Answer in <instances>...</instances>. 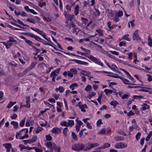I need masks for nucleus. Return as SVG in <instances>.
Returning a JSON list of instances; mask_svg holds the SVG:
<instances>
[{"label":"nucleus","mask_w":152,"mask_h":152,"mask_svg":"<svg viewBox=\"0 0 152 152\" xmlns=\"http://www.w3.org/2000/svg\"><path fill=\"white\" fill-rule=\"evenodd\" d=\"M28 132V129H22L19 132H16L15 135L16 138L17 139L19 138L20 140L28 138V135L27 134Z\"/></svg>","instance_id":"1"},{"label":"nucleus","mask_w":152,"mask_h":152,"mask_svg":"<svg viewBox=\"0 0 152 152\" xmlns=\"http://www.w3.org/2000/svg\"><path fill=\"white\" fill-rule=\"evenodd\" d=\"M72 149L74 151H84L85 148V145L83 143H77L74 144L72 146Z\"/></svg>","instance_id":"2"},{"label":"nucleus","mask_w":152,"mask_h":152,"mask_svg":"<svg viewBox=\"0 0 152 152\" xmlns=\"http://www.w3.org/2000/svg\"><path fill=\"white\" fill-rule=\"evenodd\" d=\"M88 58L91 60L95 63V64L101 66L103 67H104L103 63L100 61L99 59H97V58L92 56H90L88 57Z\"/></svg>","instance_id":"3"},{"label":"nucleus","mask_w":152,"mask_h":152,"mask_svg":"<svg viewBox=\"0 0 152 152\" xmlns=\"http://www.w3.org/2000/svg\"><path fill=\"white\" fill-rule=\"evenodd\" d=\"M64 14L65 16V18L67 20L66 22V26L68 27H69V26L68 24V20L70 21V23H71V21L73 19L74 15H70L69 14L67 13L66 11L64 12Z\"/></svg>","instance_id":"4"},{"label":"nucleus","mask_w":152,"mask_h":152,"mask_svg":"<svg viewBox=\"0 0 152 152\" xmlns=\"http://www.w3.org/2000/svg\"><path fill=\"white\" fill-rule=\"evenodd\" d=\"M127 144L120 142L116 143L114 147L116 149L124 148L127 147Z\"/></svg>","instance_id":"5"},{"label":"nucleus","mask_w":152,"mask_h":152,"mask_svg":"<svg viewBox=\"0 0 152 152\" xmlns=\"http://www.w3.org/2000/svg\"><path fill=\"white\" fill-rule=\"evenodd\" d=\"M99 145V144L97 143L89 144L85 146V148L84 149V151H87L93 148L98 146Z\"/></svg>","instance_id":"6"},{"label":"nucleus","mask_w":152,"mask_h":152,"mask_svg":"<svg viewBox=\"0 0 152 152\" xmlns=\"http://www.w3.org/2000/svg\"><path fill=\"white\" fill-rule=\"evenodd\" d=\"M60 68H58L57 69L55 70L52 71L50 74V77H56L57 76L59 73V71L60 70Z\"/></svg>","instance_id":"7"},{"label":"nucleus","mask_w":152,"mask_h":152,"mask_svg":"<svg viewBox=\"0 0 152 152\" xmlns=\"http://www.w3.org/2000/svg\"><path fill=\"white\" fill-rule=\"evenodd\" d=\"M45 144L47 148H50V150H53L56 146L55 143L51 142H47Z\"/></svg>","instance_id":"8"},{"label":"nucleus","mask_w":152,"mask_h":152,"mask_svg":"<svg viewBox=\"0 0 152 152\" xmlns=\"http://www.w3.org/2000/svg\"><path fill=\"white\" fill-rule=\"evenodd\" d=\"M30 28L32 30L36 31L39 34L41 35L42 37H44L45 36V33L44 31L40 30L39 29L37 28L31 27Z\"/></svg>","instance_id":"9"},{"label":"nucleus","mask_w":152,"mask_h":152,"mask_svg":"<svg viewBox=\"0 0 152 152\" xmlns=\"http://www.w3.org/2000/svg\"><path fill=\"white\" fill-rule=\"evenodd\" d=\"M140 38L138 34V30H136L134 32L133 35V39L134 40H138L140 39Z\"/></svg>","instance_id":"10"},{"label":"nucleus","mask_w":152,"mask_h":152,"mask_svg":"<svg viewBox=\"0 0 152 152\" xmlns=\"http://www.w3.org/2000/svg\"><path fill=\"white\" fill-rule=\"evenodd\" d=\"M76 106L78 107L79 109H80L81 111L83 112H86V110L85 109L88 108L86 104H82L81 105L76 104Z\"/></svg>","instance_id":"11"},{"label":"nucleus","mask_w":152,"mask_h":152,"mask_svg":"<svg viewBox=\"0 0 152 152\" xmlns=\"http://www.w3.org/2000/svg\"><path fill=\"white\" fill-rule=\"evenodd\" d=\"M3 145L6 149V151L7 152H9L10 151V149L12 148V144L10 143H6L4 144Z\"/></svg>","instance_id":"12"},{"label":"nucleus","mask_w":152,"mask_h":152,"mask_svg":"<svg viewBox=\"0 0 152 152\" xmlns=\"http://www.w3.org/2000/svg\"><path fill=\"white\" fill-rule=\"evenodd\" d=\"M61 131V129L57 127L53 128L51 130V132L53 133L56 134H59L60 133Z\"/></svg>","instance_id":"13"},{"label":"nucleus","mask_w":152,"mask_h":152,"mask_svg":"<svg viewBox=\"0 0 152 152\" xmlns=\"http://www.w3.org/2000/svg\"><path fill=\"white\" fill-rule=\"evenodd\" d=\"M120 79L125 84L127 85L131 84L132 85H134V84L133 83H131L130 81L128 80L124 77H120Z\"/></svg>","instance_id":"14"},{"label":"nucleus","mask_w":152,"mask_h":152,"mask_svg":"<svg viewBox=\"0 0 152 152\" xmlns=\"http://www.w3.org/2000/svg\"><path fill=\"white\" fill-rule=\"evenodd\" d=\"M141 106V110L142 111H144L147 109H149L150 107V106L149 105L145 103H143L142 104Z\"/></svg>","instance_id":"15"},{"label":"nucleus","mask_w":152,"mask_h":152,"mask_svg":"<svg viewBox=\"0 0 152 152\" xmlns=\"http://www.w3.org/2000/svg\"><path fill=\"white\" fill-rule=\"evenodd\" d=\"M110 146V144L108 143H105L102 146L99 147L97 148L98 149H103L106 148H108Z\"/></svg>","instance_id":"16"},{"label":"nucleus","mask_w":152,"mask_h":152,"mask_svg":"<svg viewBox=\"0 0 152 152\" xmlns=\"http://www.w3.org/2000/svg\"><path fill=\"white\" fill-rule=\"evenodd\" d=\"M110 104L111 105L113 106V108H115L116 106L119 104V103L117 101L114 100L110 102Z\"/></svg>","instance_id":"17"},{"label":"nucleus","mask_w":152,"mask_h":152,"mask_svg":"<svg viewBox=\"0 0 152 152\" xmlns=\"http://www.w3.org/2000/svg\"><path fill=\"white\" fill-rule=\"evenodd\" d=\"M79 7L78 5H77L74 8V13L75 16L79 14Z\"/></svg>","instance_id":"18"},{"label":"nucleus","mask_w":152,"mask_h":152,"mask_svg":"<svg viewBox=\"0 0 152 152\" xmlns=\"http://www.w3.org/2000/svg\"><path fill=\"white\" fill-rule=\"evenodd\" d=\"M50 152H60V148L56 146L53 150H50Z\"/></svg>","instance_id":"19"},{"label":"nucleus","mask_w":152,"mask_h":152,"mask_svg":"<svg viewBox=\"0 0 152 152\" xmlns=\"http://www.w3.org/2000/svg\"><path fill=\"white\" fill-rule=\"evenodd\" d=\"M10 124L13 126V128L15 129H16L18 126V122L12 121H11Z\"/></svg>","instance_id":"20"},{"label":"nucleus","mask_w":152,"mask_h":152,"mask_svg":"<svg viewBox=\"0 0 152 152\" xmlns=\"http://www.w3.org/2000/svg\"><path fill=\"white\" fill-rule=\"evenodd\" d=\"M37 137L36 135H33L31 139H29L31 144L36 142L37 140Z\"/></svg>","instance_id":"21"},{"label":"nucleus","mask_w":152,"mask_h":152,"mask_svg":"<svg viewBox=\"0 0 152 152\" xmlns=\"http://www.w3.org/2000/svg\"><path fill=\"white\" fill-rule=\"evenodd\" d=\"M129 34L124 35L122 37V39L126 40L128 41H130L131 40L130 38L129 37Z\"/></svg>","instance_id":"22"},{"label":"nucleus","mask_w":152,"mask_h":152,"mask_svg":"<svg viewBox=\"0 0 152 152\" xmlns=\"http://www.w3.org/2000/svg\"><path fill=\"white\" fill-rule=\"evenodd\" d=\"M148 45L150 47L152 46V39L150 35H149L148 37Z\"/></svg>","instance_id":"23"},{"label":"nucleus","mask_w":152,"mask_h":152,"mask_svg":"<svg viewBox=\"0 0 152 152\" xmlns=\"http://www.w3.org/2000/svg\"><path fill=\"white\" fill-rule=\"evenodd\" d=\"M133 96L134 99H136L138 100L144 99V96H142L134 95Z\"/></svg>","instance_id":"24"},{"label":"nucleus","mask_w":152,"mask_h":152,"mask_svg":"<svg viewBox=\"0 0 152 152\" xmlns=\"http://www.w3.org/2000/svg\"><path fill=\"white\" fill-rule=\"evenodd\" d=\"M81 73L84 75L88 76L90 75L91 73L89 71L82 70L81 71Z\"/></svg>","instance_id":"25"},{"label":"nucleus","mask_w":152,"mask_h":152,"mask_svg":"<svg viewBox=\"0 0 152 152\" xmlns=\"http://www.w3.org/2000/svg\"><path fill=\"white\" fill-rule=\"evenodd\" d=\"M55 90L56 91H58L60 93H61L64 91V89L63 87L60 86L58 88H56Z\"/></svg>","instance_id":"26"},{"label":"nucleus","mask_w":152,"mask_h":152,"mask_svg":"<svg viewBox=\"0 0 152 152\" xmlns=\"http://www.w3.org/2000/svg\"><path fill=\"white\" fill-rule=\"evenodd\" d=\"M68 127L70 126H72L74 124V121L73 120H69L67 122Z\"/></svg>","instance_id":"27"},{"label":"nucleus","mask_w":152,"mask_h":152,"mask_svg":"<svg viewBox=\"0 0 152 152\" xmlns=\"http://www.w3.org/2000/svg\"><path fill=\"white\" fill-rule=\"evenodd\" d=\"M115 15L116 16L121 17L123 15V12L121 11H119L118 12H116Z\"/></svg>","instance_id":"28"},{"label":"nucleus","mask_w":152,"mask_h":152,"mask_svg":"<svg viewBox=\"0 0 152 152\" xmlns=\"http://www.w3.org/2000/svg\"><path fill=\"white\" fill-rule=\"evenodd\" d=\"M104 92L106 93V94L107 95L108 94H112L113 91L111 90L105 89L104 90Z\"/></svg>","instance_id":"29"},{"label":"nucleus","mask_w":152,"mask_h":152,"mask_svg":"<svg viewBox=\"0 0 152 152\" xmlns=\"http://www.w3.org/2000/svg\"><path fill=\"white\" fill-rule=\"evenodd\" d=\"M152 136V131H150L148 134L146 138V140L148 141L149 140L151 137Z\"/></svg>","instance_id":"30"},{"label":"nucleus","mask_w":152,"mask_h":152,"mask_svg":"<svg viewBox=\"0 0 152 152\" xmlns=\"http://www.w3.org/2000/svg\"><path fill=\"white\" fill-rule=\"evenodd\" d=\"M92 88L91 86L88 85L85 88V90L86 91H88L91 90Z\"/></svg>","instance_id":"31"},{"label":"nucleus","mask_w":152,"mask_h":152,"mask_svg":"<svg viewBox=\"0 0 152 152\" xmlns=\"http://www.w3.org/2000/svg\"><path fill=\"white\" fill-rule=\"evenodd\" d=\"M78 86V85L76 83H74L72 84L69 86L70 88L72 90H73L75 89V87H77Z\"/></svg>","instance_id":"32"},{"label":"nucleus","mask_w":152,"mask_h":152,"mask_svg":"<svg viewBox=\"0 0 152 152\" xmlns=\"http://www.w3.org/2000/svg\"><path fill=\"white\" fill-rule=\"evenodd\" d=\"M128 56V58L129 60H131L132 59V56L133 55V53L132 52L127 53H126Z\"/></svg>","instance_id":"33"},{"label":"nucleus","mask_w":152,"mask_h":152,"mask_svg":"<svg viewBox=\"0 0 152 152\" xmlns=\"http://www.w3.org/2000/svg\"><path fill=\"white\" fill-rule=\"evenodd\" d=\"M61 126H65L68 127L67 122L66 121H64L61 122L60 124Z\"/></svg>","instance_id":"34"},{"label":"nucleus","mask_w":152,"mask_h":152,"mask_svg":"<svg viewBox=\"0 0 152 152\" xmlns=\"http://www.w3.org/2000/svg\"><path fill=\"white\" fill-rule=\"evenodd\" d=\"M34 38L36 40L39 42H42L43 41V40L42 39L36 35L35 36Z\"/></svg>","instance_id":"35"},{"label":"nucleus","mask_w":152,"mask_h":152,"mask_svg":"<svg viewBox=\"0 0 152 152\" xmlns=\"http://www.w3.org/2000/svg\"><path fill=\"white\" fill-rule=\"evenodd\" d=\"M35 63L33 62H32L30 65L29 66L28 68L27 69L28 70H30L33 69L35 66Z\"/></svg>","instance_id":"36"},{"label":"nucleus","mask_w":152,"mask_h":152,"mask_svg":"<svg viewBox=\"0 0 152 152\" xmlns=\"http://www.w3.org/2000/svg\"><path fill=\"white\" fill-rule=\"evenodd\" d=\"M130 96V94L129 93H127V94H124L123 96H121V98L123 99H127L128 97L129 96Z\"/></svg>","instance_id":"37"},{"label":"nucleus","mask_w":152,"mask_h":152,"mask_svg":"<svg viewBox=\"0 0 152 152\" xmlns=\"http://www.w3.org/2000/svg\"><path fill=\"white\" fill-rule=\"evenodd\" d=\"M103 124L102 120L101 119H99L96 122V125L98 127H99L100 125Z\"/></svg>","instance_id":"38"},{"label":"nucleus","mask_w":152,"mask_h":152,"mask_svg":"<svg viewBox=\"0 0 152 152\" xmlns=\"http://www.w3.org/2000/svg\"><path fill=\"white\" fill-rule=\"evenodd\" d=\"M117 68V67L115 64H113L111 65V68H110L112 70L114 71Z\"/></svg>","instance_id":"39"},{"label":"nucleus","mask_w":152,"mask_h":152,"mask_svg":"<svg viewBox=\"0 0 152 152\" xmlns=\"http://www.w3.org/2000/svg\"><path fill=\"white\" fill-rule=\"evenodd\" d=\"M43 129V128L40 126H38L37 128V129L36 131V132L37 134H38Z\"/></svg>","instance_id":"40"},{"label":"nucleus","mask_w":152,"mask_h":152,"mask_svg":"<svg viewBox=\"0 0 152 152\" xmlns=\"http://www.w3.org/2000/svg\"><path fill=\"white\" fill-rule=\"evenodd\" d=\"M115 139L118 141L122 140H124V138L121 136H117L115 137Z\"/></svg>","instance_id":"41"},{"label":"nucleus","mask_w":152,"mask_h":152,"mask_svg":"<svg viewBox=\"0 0 152 152\" xmlns=\"http://www.w3.org/2000/svg\"><path fill=\"white\" fill-rule=\"evenodd\" d=\"M118 133L119 134H121V135H124V136H127V134H126L121 129H120L119 130H118Z\"/></svg>","instance_id":"42"},{"label":"nucleus","mask_w":152,"mask_h":152,"mask_svg":"<svg viewBox=\"0 0 152 152\" xmlns=\"http://www.w3.org/2000/svg\"><path fill=\"white\" fill-rule=\"evenodd\" d=\"M70 71L73 74H76L77 72V71L76 68H71Z\"/></svg>","instance_id":"43"},{"label":"nucleus","mask_w":152,"mask_h":152,"mask_svg":"<svg viewBox=\"0 0 152 152\" xmlns=\"http://www.w3.org/2000/svg\"><path fill=\"white\" fill-rule=\"evenodd\" d=\"M43 19L44 20L47 21H51V18L48 17L44 16L43 17Z\"/></svg>","instance_id":"44"},{"label":"nucleus","mask_w":152,"mask_h":152,"mask_svg":"<svg viewBox=\"0 0 152 152\" xmlns=\"http://www.w3.org/2000/svg\"><path fill=\"white\" fill-rule=\"evenodd\" d=\"M109 52L112 54L115 55L116 56L118 55L119 52L116 51H109Z\"/></svg>","instance_id":"45"},{"label":"nucleus","mask_w":152,"mask_h":152,"mask_svg":"<svg viewBox=\"0 0 152 152\" xmlns=\"http://www.w3.org/2000/svg\"><path fill=\"white\" fill-rule=\"evenodd\" d=\"M25 121V119H23L20 122V126L21 127L23 126Z\"/></svg>","instance_id":"46"},{"label":"nucleus","mask_w":152,"mask_h":152,"mask_svg":"<svg viewBox=\"0 0 152 152\" xmlns=\"http://www.w3.org/2000/svg\"><path fill=\"white\" fill-rule=\"evenodd\" d=\"M75 121L77 123V124L76 125H77L81 126L83 124V123L80 120L76 119Z\"/></svg>","instance_id":"47"},{"label":"nucleus","mask_w":152,"mask_h":152,"mask_svg":"<svg viewBox=\"0 0 152 152\" xmlns=\"http://www.w3.org/2000/svg\"><path fill=\"white\" fill-rule=\"evenodd\" d=\"M72 135L73 139L75 140H77V136L75 132H72Z\"/></svg>","instance_id":"48"},{"label":"nucleus","mask_w":152,"mask_h":152,"mask_svg":"<svg viewBox=\"0 0 152 152\" xmlns=\"http://www.w3.org/2000/svg\"><path fill=\"white\" fill-rule=\"evenodd\" d=\"M96 31L98 33L99 35V36H103V31H102V30L101 29H99L97 30H96Z\"/></svg>","instance_id":"49"},{"label":"nucleus","mask_w":152,"mask_h":152,"mask_svg":"<svg viewBox=\"0 0 152 152\" xmlns=\"http://www.w3.org/2000/svg\"><path fill=\"white\" fill-rule=\"evenodd\" d=\"M68 131L67 127H66L64 128L63 130V133L64 135L66 136L67 131Z\"/></svg>","instance_id":"50"},{"label":"nucleus","mask_w":152,"mask_h":152,"mask_svg":"<svg viewBox=\"0 0 152 152\" xmlns=\"http://www.w3.org/2000/svg\"><path fill=\"white\" fill-rule=\"evenodd\" d=\"M141 136V133L140 132L137 133L135 137V138L137 140H138L140 138Z\"/></svg>","instance_id":"51"},{"label":"nucleus","mask_w":152,"mask_h":152,"mask_svg":"<svg viewBox=\"0 0 152 152\" xmlns=\"http://www.w3.org/2000/svg\"><path fill=\"white\" fill-rule=\"evenodd\" d=\"M122 71H123L124 72L125 74L127 76L128 78H129V76H130L129 73L127 71L124 69H122Z\"/></svg>","instance_id":"52"},{"label":"nucleus","mask_w":152,"mask_h":152,"mask_svg":"<svg viewBox=\"0 0 152 152\" xmlns=\"http://www.w3.org/2000/svg\"><path fill=\"white\" fill-rule=\"evenodd\" d=\"M148 77V82H150L152 81V76L149 74L146 75Z\"/></svg>","instance_id":"53"},{"label":"nucleus","mask_w":152,"mask_h":152,"mask_svg":"<svg viewBox=\"0 0 152 152\" xmlns=\"http://www.w3.org/2000/svg\"><path fill=\"white\" fill-rule=\"evenodd\" d=\"M42 55L41 54H40L38 55L37 58L39 59V61H41L43 60L44 58L42 57Z\"/></svg>","instance_id":"54"},{"label":"nucleus","mask_w":152,"mask_h":152,"mask_svg":"<svg viewBox=\"0 0 152 152\" xmlns=\"http://www.w3.org/2000/svg\"><path fill=\"white\" fill-rule=\"evenodd\" d=\"M39 6L40 7H42L46 5V3L45 2H39Z\"/></svg>","instance_id":"55"},{"label":"nucleus","mask_w":152,"mask_h":152,"mask_svg":"<svg viewBox=\"0 0 152 152\" xmlns=\"http://www.w3.org/2000/svg\"><path fill=\"white\" fill-rule=\"evenodd\" d=\"M13 105V104H12V102L10 101V102L8 104L7 106V107L8 108H11Z\"/></svg>","instance_id":"56"},{"label":"nucleus","mask_w":152,"mask_h":152,"mask_svg":"<svg viewBox=\"0 0 152 152\" xmlns=\"http://www.w3.org/2000/svg\"><path fill=\"white\" fill-rule=\"evenodd\" d=\"M45 137L46 139L48 141H50L52 139V137L50 135H46Z\"/></svg>","instance_id":"57"},{"label":"nucleus","mask_w":152,"mask_h":152,"mask_svg":"<svg viewBox=\"0 0 152 152\" xmlns=\"http://www.w3.org/2000/svg\"><path fill=\"white\" fill-rule=\"evenodd\" d=\"M73 75L70 71H68V76L69 77H73Z\"/></svg>","instance_id":"58"},{"label":"nucleus","mask_w":152,"mask_h":152,"mask_svg":"<svg viewBox=\"0 0 152 152\" xmlns=\"http://www.w3.org/2000/svg\"><path fill=\"white\" fill-rule=\"evenodd\" d=\"M81 20L82 21L83 23L85 24H86L88 22V20L84 18H82Z\"/></svg>","instance_id":"59"},{"label":"nucleus","mask_w":152,"mask_h":152,"mask_svg":"<svg viewBox=\"0 0 152 152\" xmlns=\"http://www.w3.org/2000/svg\"><path fill=\"white\" fill-rule=\"evenodd\" d=\"M25 42L30 45H31V44H33L32 42L31 41L27 39L26 40Z\"/></svg>","instance_id":"60"},{"label":"nucleus","mask_w":152,"mask_h":152,"mask_svg":"<svg viewBox=\"0 0 152 152\" xmlns=\"http://www.w3.org/2000/svg\"><path fill=\"white\" fill-rule=\"evenodd\" d=\"M107 24L108 27L110 29H111L113 28V26H111V23L110 21L108 22Z\"/></svg>","instance_id":"61"},{"label":"nucleus","mask_w":152,"mask_h":152,"mask_svg":"<svg viewBox=\"0 0 152 152\" xmlns=\"http://www.w3.org/2000/svg\"><path fill=\"white\" fill-rule=\"evenodd\" d=\"M26 146H24V145H22V144H20L19 146V147L20 148V149L22 150L23 149H26Z\"/></svg>","instance_id":"62"},{"label":"nucleus","mask_w":152,"mask_h":152,"mask_svg":"<svg viewBox=\"0 0 152 152\" xmlns=\"http://www.w3.org/2000/svg\"><path fill=\"white\" fill-rule=\"evenodd\" d=\"M29 12L34 15H36L37 14V12L35 11L33 9H31Z\"/></svg>","instance_id":"63"},{"label":"nucleus","mask_w":152,"mask_h":152,"mask_svg":"<svg viewBox=\"0 0 152 152\" xmlns=\"http://www.w3.org/2000/svg\"><path fill=\"white\" fill-rule=\"evenodd\" d=\"M48 101L50 102H53V103H55L56 102L55 100L53 98H50L48 99Z\"/></svg>","instance_id":"64"}]
</instances>
